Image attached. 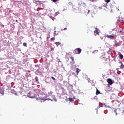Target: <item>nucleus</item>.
<instances>
[{"instance_id": "f257e3e1", "label": "nucleus", "mask_w": 124, "mask_h": 124, "mask_svg": "<svg viewBox=\"0 0 124 124\" xmlns=\"http://www.w3.org/2000/svg\"><path fill=\"white\" fill-rule=\"evenodd\" d=\"M81 52H82V49L80 48H78L75 49L73 51V53L74 55H76V54H78V55H79L81 53Z\"/></svg>"}, {"instance_id": "f03ea898", "label": "nucleus", "mask_w": 124, "mask_h": 124, "mask_svg": "<svg viewBox=\"0 0 124 124\" xmlns=\"http://www.w3.org/2000/svg\"><path fill=\"white\" fill-rule=\"evenodd\" d=\"M106 37L110 39H115V36L113 35H106Z\"/></svg>"}, {"instance_id": "7ed1b4c3", "label": "nucleus", "mask_w": 124, "mask_h": 124, "mask_svg": "<svg viewBox=\"0 0 124 124\" xmlns=\"http://www.w3.org/2000/svg\"><path fill=\"white\" fill-rule=\"evenodd\" d=\"M107 82L108 85H113V80H112L111 78H108Z\"/></svg>"}, {"instance_id": "20e7f679", "label": "nucleus", "mask_w": 124, "mask_h": 124, "mask_svg": "<svg viewBox=\"0 0 124 124\" xmlns=\"http://www.w3.org/2000/svg\"><path fill=\"white\" fill-rule=\"evenodd\" d=\"M38 99L39 100H44V101H45L46 100H50V99L49 98L46 99V97H41L39 98Z\"/></svg>"}, {"instance_id": "39448f33", "label": "nucleus", "mask_w": 124, "mask_h": 124, "mask_svg": "<svg viewBox=\"0 0 124 124\" xmlns=\"http://www.w3.org/2000/svg\"><path fill=\"white\" fill-rule=\"evenodd\" d=\"M94 35H96V34L99 35V32L97 28H96L95 31H94Z\"/></svg>"}, {"instance_id": "423d86ee", "label": "nucleus", "mask_w": 124, "mask_h": 124, "mask_svg": "<svg viewBox=\"0 0 124 124\" xmlns=\"http://www.w3.org/2000/svg\"><path fill=\"white\" fill-rule=\"evenodd\" d=\"M120 63H121L120 68L121 69H124V64H123V62H120Z\"/></svg>"}, {"instance_id": "0eeeda50", "label": "nucleus", "mask_w": 124, "mask_h": 124, "mask_svg": "<svg viewBox=\"0 0 124 124\" xmlns=\"http://www.w3.org/2000/svg\"><path fill=\"white\" fill-rule=\"evenodd\" d=\"M119 58H120V60H123V59H124V55H123V54H120Z\"/></svg>"}, {"instance_id": "6e6552de", "label": "nucleus", "mask_w": 124, "mask_h": 124, "mask_svg": "<svg viewBox=\"0 0 124 124\" xmlns=\"http://www.w3.org/2000/svg\"><path fill=\"white\" fill-rule=\"evenodd\" d=\"M100 93V92L98 89H96V95H98V94H99Z\"/></svg>"}, {"instance_id": "1a4fd4ad", "label": "nucleus", "mask_w": 124, "mask_h": 124, "mask_svg": "<svg viewBox=\"0 0 124 124\" xmlns=\"http://www.w3.org/2000/svg\"><path fill=\"white\" fill-rule=\"evenodd\" d=\"M98 52V50H95L93 52V54H96Z\"/></svg>"}, {"instance_id": "9d476101", "label": "nucleus", "mask_w": 124, "mask_h": 124, "mask_svg": "<svg viewBox=\"0 0 124 124\" xmlns=\"http://www.w3.org/2000/svg\"><path fill=\"white\" fill-rule=\"evenodd\" d=\"M70 59L72 60V61L74 62V57L73 56H71L70 57Z\"/></svg>"}, {"instance_id": "9b49d317", "label": "nucleus", "mask_w": 124, "mask_h": 124, "mask_svg": "<svg viewBox=\"0 0 124 124\" xmlns=\"http://www.w3.org/2000/svg\"><path fill=\"white\" fill-rule=\"evenodd\" d=\"M80 71H81V70H80V69H79V68H77V73H79V72Z\"/></svg>"}, {"instance_id": "f8f14e48", "label": "nucleus", "mask_w": 124, "mask_h": 124, "mask_svg": "<svg viewBox=\"0 0 124 124\" xmlns=\"http://www.w3.org/2000/svg\"><path fill=\"white\" fill-rule=\"evenodd\" d=\"M52 94H53V92L50 91V92L48 93L49 95H52Z\"/></svg>"}, {"instance_id": "ddd939ff", "label": "nucleus", "mask_w": 124, "mask_h": 124, "mask_svg": "<svg viewBox=\"0 0 124 124\" xmlns=\"http://www.w3.org/2000/svg\"><path fill=\"white\" fill-rule=\"evenodd\" d=\"M0 94H2V95H4V92L3 91L0 92Z\"/></svg>"}, {"instance_id": "4468645a", "label": "nucleus", "mask_w": 124, "mask_h": 124, "mask_svg": "<svg viewBox=\"0 0 124 124\" xmlns=\"http://www.w3.org/2000/svg\"><path fill=\"white\" fill-rule=\"evenodd\" d=\"M50 40L51 41H54L55 40V37L51 38Z\"/></svg>"}, {"instance_id": "2eb2a0df", "label": "nucleus", "mask_w": 124, "mask_h": 124, "mask_svg": "<svg viewBox=\"0 0 124 124\" xmlns=\"http://www.w3.org/2000/svg\"><path fill=\"white\" fill-rule=\"evenodd\" d=\"M69 101H73V99L72 98H69Z\"/></svg>"}, {"instance_id": "dca6fc26", "label": "nucleus", "mask_w": 124, "mask_h": 124, "mask_svg": "<svg viewBox=\"0 0 124 124\" xmlns=\"http://www.w3.org/2000/svg\"><path fill=\"white\" fill-rule=\"evenodd\" d=\"M106 2H107V3L110 2V0H105Z\"/></svg>"}, {"instance_id": "f3484780", "label": "nucleus", "mask_w": 124, "mask_h": 124, "mask_svg": "<svg viewBox=\"0 0 124 124\" xmlns=\"http://www.w3.org/2000/svg\"><path fill=\"white\" fill-rule=\"evenodd\" d=\"M55 44L57 45V46H59L60 45V43L56 42V43H55Z\"/></svg>"}, {"instance_id": "a211bd4d", "label": "nucleus", "mask_w": 124, "mask_h": 124, "mask_svg": "<svg viewBox=\"0 0 124 124\" xmlns=\"http://www.w3.org/2000/svg\"><path fill=\"white\" fill-rule=\"evenodd\" d=\"M23 46H25V47H27V43H24Z\"/></svg>"}, {"instance_id": "6ab92c4d", "label": "nucleus", "mask_w": 124, "mask_h": 124, "mask_svg": "<svg viewBox=\"0 0 124 124\" xmlns=\"http://www.w3.org/2000/svg\"><path fill=\"white\" fill-rule=\"evenodd\" d=\"M51 79H52V80H54V81L56 80V78H54V77H51Z\"/></svg>"}, {"instance_id": "aec40b11", "label": "nucleus", "mask_w": 124, "mask_h": 124, "mask_svg": "<svg viewBox=\"0 0 124 124\" xmlns=\"http://www.w3.org/2000/svg\"><path fill=\"white\" fill-rule=\"evenodd\" d=\"M67 30V28H65L63 29H62V31H66Z\"/></svg>"}, {"instance_id": "412c9836", "label": "nucleus", "mask_w": 124, "mask_h": 124, "mask_svg": "<svg viewBox=\"0 0 124 124\" xmlns=\"http://www.w3.org/2000/svg\"><path fill=\"white\" fill-rule=\"evenodd\" d=\"M115 46H120V45L119 44V43H116L115 44Z\"/></svg>"}, {"instance_id": "4be33fe9", "label": "nucleus", "mask_w": 124, "mask_h": 124, "mask_svg": "<svg viewBox=\"0 0 124 124\" xmlns=\"http://www.w3.org/2000/svg\"><path fill=\"white\" fill-rule=\"evenodd\" d=\"M57 0H53V2H57Z\"/></svg>"}, {"instance_id": "5701e85b", "label": "nucleus", "mask_w": 124, "mask_h": 124, "mask_svg": "<svg viewBox=\"0 0 124 124\" xmlns=\"http://www.w3.org/2000/svg\"><path fill=\"white\" fill-rule=\"evenodd\" d=\"M90 12H91V11H90V10H88V14H89Z\"/></svg>"}, {"instance_id": "b1692460", "label": "nucleus", "mask_w": 124, "mask_h": 124, "mask_svg": "<svg viewBox=\"0 0 124 124\" xmlns=\"http://www.w3.org/2000/svg\"><path fill=\"white\" fill-rule=\"evenodd\" d=\"M105 62H107V58H105Z\"/></svg>"}, {"instance_id": "393cba45", "label": "nucleus", "mask_w": 124, "mask_h": 124, "mask_svg": "<svg viewBox=\"0 0 124 124\" xmlns=\"http://www.w3.org/2000/svg\"><path fill=\"white\" fill-rule=\"evenodd\" d=\"M120 32H123V30L120 31Z\"/></svg>"}, {"instance_id": "a878e982", "label": "nucleus", "mask_w": 124, "mask_h": 124, "mask_svg": "<svg viewBox=\"0 0 124 124\" xmlns=\"http://www.w3.org/2000/svg\"><path fill=\"white\" fill-rule=\"evenodd\" d=\"M36 81H38V80L37 79H36Z\"/></svg>"}]
</instances>
